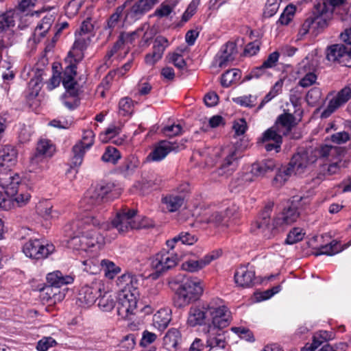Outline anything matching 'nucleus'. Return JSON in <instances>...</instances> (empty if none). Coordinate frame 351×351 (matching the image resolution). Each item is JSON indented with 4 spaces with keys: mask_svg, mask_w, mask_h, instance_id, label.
<instances>
[{
    "mask_svg": "<svg viewBox=\"0 0 351 351\" xmlns=\"http://www.w3.org/2000/svg\"><path fill=\"white\" fill-rule=\"evenodd\" d=\"M136 211L129 208H123L117 212L111 223L105 221L101 224L99 229L110 231L115 228L119 233H125L130 230L141 229L147 227L143 221L139 222L136 217Z\"/></svg>",
    "mask_w": 351,
    "mask_h": 351,
    "instance_id": "obj_4",
    "label": "nucleus"
},
{
    "mask_svg": "<svg viewBox=\"0 0 351 351\" xmlns=\"http://www.w3.org/2000/svg\"><path fill=\"white\" fill-rule=\"evenodd\" d=\"M154 5V1L153 0H139L127 11L125 18L135 21L150 10Z\"/></svg>",
    "mask_w": 351,
    "mask_h": 351,
    "instance_id": "obj_24",
    "label": "nucleus"
},
{
    "mask_svg": "<svg viewBox=\"0 0 351 351\" xmlns=\"http://www.w3.org/2000/svg\"><path fill=\"white\" fill-rule=\"evenodd\" d=\"M316 161L317 156L313 148H302L293 155L289 165L293 169L294 175L302 176Z\"/></svg>",
    "mask_w": 351,
    "mask_h": 351,
    "instance_id": "obj_7",
    "label": "nucleus"
},
{
    "mask_svg": "<svg viewBox=\"0 0 351 351\" xmlns=\"http://www.w3.org/2000/svg\"><path fill=\"white\" fill-rule=\"evenodd\" d=\"M115 299L117 298L110 293H105L103 295L99 293L97 299L98 306L103 311H110L115 306Z\"/></svg>",
    "mask_w": 351,
    "mask_h": 351,
    "instance_id": "obj_40",
    "label": "nucleus"
},
{
    "mask_svg": "<svg viewBox=\"0 0 351 351\" xmlns=\"http://www.w3.org/2000/svg\"><path fill=\"white\" fill-rule=\"evenodd\" d=\"M77 75V66L75 63H71L68 65L63 73L62 84L66 91L72 96H77L78 95V90L76 88L77 84L75 80V77Z\"/></svg>",
    "mask_w": 351,
    "mask_h": 351,
    "instance_id": "obj_20",
    "label": "nucleus"
},
{
    "mask_svg": "<svg viewBox=\"0 0 351 351\" xmlns=\"http://www.w3.org/2000/svg\"><path fill=\"white\" fill-rule=\"evenodd\" d=\"M276 167V161L273 159H265L252 165L251 169L256 178L263 177L271 172Z\"/></svg>",
    "mask_w": 351,
    "mask_h": 351,
    "instance_id": "obj_30",
    "label": "nucleus"
},
{
    "mask_svg": "<svg viewBox=\"0 0 351 351\" xmlns=\"http://www.w3.org/2000/svg\"><path fill=\"white\" fill-rule=\"evenodd\" d=\"M205 308L207 310L208 313L210 315L212 318L214 317H221L230 313L224 306L214 307L210 304H206V307Z\"/></svg>",
    "mask_w": 351,
    "mask_h": 351,
    "instance_id": "obj_56",
    "label": "nucleus"
},
{
    "mask_svg": "<svg viewBox=\"0 0 351 351\" xmlns=\"http://www.w3.org/2000/svg\"><path fill=\"white\" fill-rule=\"evenodd\" d=\"M295 118L293 114L290 113H284L278 117L274 126L280 133L286 136L289 133L292 128L295 126Z\"/></svg>",
    "mask_w": 351,
    "mask_h": 351,
    "instance_id": "obj_29",
    "label": "nucleus"
},
{
    "mask_svg": "<svg viewBox=\"0 0 351 351\" xmlns=\"http://www.w3.org/2000/svg\"><path fill=\"white\" fill-rule=\"evenodd\" d=\"M14 25V12L8 11L0 15V32Z\"/></svg>",
    "mask_w": 351,
    "mask_h": 351,
    "instance_id": "obj_50",
    "label": "nucleus"
},
{
    "mask_svg": "<svg viewBox=\"0 0 351 351\" xmlns=\"http://www.w3.org/2000/svg\"><path fill=\"white\" fill-rule=\"evenodd\" d=\"M121 158L120 152L117 149L114 147H107L105 152L104 153L101 160L104 162H110L112 164H116L117 161Z\"/></svg>",
    "mask_w": 351,
    "mask_h": 351,
    "instance_id": "obj_45",
    "label": "nucleus"
},
{
    "mask_svg": "<svg viewBox=\"0 0 351 351\" xmlns=\"http://www.w3.org/2000/svg\"><path fill=\"white\" fill-rule=\"evenodd\" d=\"M298 73L301 75L298 85L303 88L309 87L316 83L317 77L312 71L308 62H302L299 67Z\"/></svg>",
    "mask_w": 351,
    "mask_h": 351,
    "instance_id": "obj_26",
    "label": "nucleus"
},
{
    "mask_svg": "<svg viewBox=\"0 0 351 351\" xmlns=\"http://www.w3.org/2000/svg\"><path fill=\"white\" fill-rule=\"evenodd\" d=\"M342 250L341 245L336 241H332L329 244L323 245L319 249V252L316 255L326 254L332 256Z\"/></svg>",
    "mask_w": 351,
    "mask_h": 351,
    "instance_id": "obj_48",
    "label": "nucleus"
},
{
    "mask_svg": "<svg viewBox=\"0 0 351 351\" xmlns=\"http://www.w3.org/2000/svg\"><path fill=\"white\" fill-rule=\"evenodd\" d=\"M237 53V45L233 42H228L221 48V55L219 56V67H225L227 63L234 60L232 56Z\"/></svg>",
    "mask_w": 351,
    "mask_h": 351,
    "instance_id": "obj_35",
    "label": "nucleus"
},
{
    "mask_svg": "<svg viewBox=\"0 0 351 351\" xmlns=\"http://www.w3.org/2000/svg\"><path fill=\"white\" fill-rule=\"evenodd\" d=\"M206 307V305L203 306L202 308L197 306L191 307L189 312L187 324L193 327L203 324L208 314V311L205 308Z\"/></svg>",
    "mask_w": 351,
    "mask_h": 351,
    "instance_id": "obj_31",
    "label": "nucleus"
},
{
    "mask_svg": "<svg viewBox=\"0 0 351 351\" xmlns=\"http://www.w3.org/2000/svg\"><path fill=\"white\" fill-rule=\"evenodd\" d=\"M221 253L219 252H213L210 254L206 255L203 258L197 261L189 260L184 262L182 264V268L183 270L189 272L197 271L204 268L206 265H208L212 261L219 257Z\"/></svg>",
    "mask_w": 351,
    "mask_h": 351,
    "instance_id": "obj_22",
    "label": "nucleus"
},
{
    "mask_svg": "<svg viewBox=\"0 0 351 351\" xmlns=\"http://www.w3.org/2000/svg\"><path fill=\"white\" fill-rule=\"evenodd\" d=\"M20 182V177L10 169L0 170V187L7 196L16 195Z\"/></svg>",
    "mask_w": 351,
    "mask_h": 351,
    "instance_id": "obj_14",
    "label": "nucleus"
},
{
    "mask_svg": "<svg viewBox=\"0 0 351 351\" xmlns=\"http://www.w3.org/2000/svg\"><path fill=\"white\" fill-rule=\"evenodd\" d=\"M198 2L197 1H192L188 5L186 10L182 16L181 22H187L196 12Z\"/></svg>",
    "mask_w": 351,
    "mask_h": 351,
    "instance_id": "obj_61",
    "label": "nucleus"
},
{
    "mask_svg": "<svg viewBox=\"0 0 351 351\" xmlns=\"http://www.w3.org/2000/svg\"><path fill=\"white\" fill-rule=\"evenodd\" d=\"M322 97V91L319 88L314 87L309 90L306 95V102L313 106H315Z\"/></svg>",
    "mask_w": 351,
    "mask_h": 351,
    "instance_id": "obj_55",
    "label": "nucleus"
},
{
    "mask_svg": "<svg viewBox=\"0 0 351 351\" xmlns=\"http://www.w3.org/2000/svg\"><path fill=\"white\" fill-rule=\"evenodd\" d=\"M23 252L32 259L43 260L55 252V246L40 239H30L24 244Z\"/></svg>",
    "mask_w": 351,
    "mask_h": 351,
    "instance_id": "obj_9",
    "label": "nucleus"
},
{
    "mask_svg": "<svg viewBox=\"0 0 351 351\" xmlns=\"http://www.w3.org/2000/svg\"><path fill=\"white\" fill-rule=\"evenodd\" d=\"M182 128L180 124H173L162 128V132L168 137H173L182 134Z\"/></svg>",
    "mask_w": 351,
    "mask_h": 351,
    "instance_id": "obj_60",
    "label": "nucleus"
},
{
    "mask_svg": "<svg viewBox=\"0 0 351 351\" xmlns=\"http://www.w3.org/2000/svg\"><path fill=\"white\" fill-rule=\"evenodd\" d=\"M284 136L282 134L280 133L277 128L274 125L271 128L267 130L263 134L262 141H274L279 143H282V136Z\"/></svg>",
    "mask_w": 351,
    "mask_h": 351,
    "instance_id": "obj_46",
    "label": "nucleus"
},
{
    "mask_svg": "<svg viewBox=\"0 0 351 351\" xmlns=\"http://www.w3.org/2000/svg\"><path fill=\"white\" fill-rule=\"evenodd\" d=\"M93 138L94 134L92 130L84 131L82 138L73 147L72 164L75 167H79L82 163L86 152L94 143Z\"/></svg>",
    "mask_w": 351,
    "mask_h": 351,
    "instance_id": "obj_12",
    "label": "nucleus"
},
{
    "mask_svg": "<svg viewBox=\"0 0 351 351\" xmlns=\"http://www.w3.org/2000/svg\"><path fill=\"white\" fill-rule=\"evenodd\" d=\"M168 40L162 36H157L154 43L152 53L145 56V61L147 64L154 65L162 57L165 49L168 47Z\"/></svg>",
    "mask_w": 351,
    "mask_h": 351,
    "instance_id": "obj_19",
    "label": "nucleus"
},
{
    "mask_svg": "<svg viewBox=\"0 0 351 351\" xmlns=\"http://www.w3.org/2000/svg\"><path fill=\"white\" fill-rule=\"evenodd\" d=\"M280 53L278 51H274L270 53L267 58L263 62L262 67L266 69H271L276 65L279 59Z\"/></svg>",
    "mask_w": 351,
    "mask_h": 351,
    "instance_id": "obj_64",
    "label": "nucleus"
},
{
    "mask_svg": "<svg viewBox=\"0 0 351 351\" xmlns=\"http://www.w3.org/2000/svg\"><path fill=\"white\" fill-rule=\"evenodd\" d=\"M240 158L239 152L233 149L223 158L217 173L219 176L228 177L231 175L238 167V160Z\"/></svg>",
    "mask_w": 351,
    "mask_h": 351,
    "instance_id": "obj_18",
    "label": "nucleus"
},
{
    "mask_svg": "<svg viewBox=\"0 0 351 351\" xmlns=\"http://www.w3.org/2000/svg\"><path fill=\"white\" fill-rule=\"evenodd\" d=\"M304 233L299 228H293L287 234L285 239V244L292 245L302 240Z\"/></svg>",
    "mask_w": 351,
    "mask_h": 351,
    "instance_id": "obj_52",
    "label": "nucleus"
},
{
    "mask_svg": "<svg viewBox=\"0 0 351 351\" xmlns=\"http://www.w3.org/2000/svg\"><path fill=\"white\" fill-rule=\"evenodd\" d=\"M197 241V238L188 232H181L171 240L167 241L166 243L171 250L178 252L182 245H193Z\"/></svg>",
    "mask_w": 351,
    "mask_h": 351,
    "instance_id": "obj_28",
    "label": "nucleus"
},
{
    "mask_svg": "<svg viewBox=\"0 0 351 351\" xmlns=\"http://www.w3.org/2000/svg\"><path fill=\"white\" fill-rule=\"evenodd\" d=\"M114 187L111 183H99L89 188L80 202V207L84 210L100 212L106 207V195Z\"/></svg>",
    "mask_w": 351,
    "mask_h": 351,
    "instance_id": "obj_2",
    "label": "nucleus"
},
{
    "mask_svg": "<svg viewBox=\"0 0 351 351\" xmlns=\"http://www.w3.org/2000/svg\"><path fill=\"white\" fill-rule=\"evenodd\" d=\"M255 271L249 265L240 267L234 274L235 283L241 287H250L254 284Z\"/></svg>",
    "mask_w": 351,
    "mask_h": 351,
    "instance_id": "obj_21",
    "label": "nucleus"
},
{
    "mask_svg": "<svg viewBox=\"0 0 351 351\" xmlns=\"http://www.w3.org/2000/svg\"><path fill=\"white\" fill-rule=\"evenodd\" d=\"M294 174L293 171L288 164L286 167H282L279 169L274 178L273 182L278 186L283 185L290 178L291 175Z\"/></svg>",
    "mask_w": 351,
    "mask_h": 351,
    "instance_id": "obj_41",
    "label": "nucleus"
},
{
    "mask_svg": "<svg viewBox=\"0 0 351 351\" xmlns=\"http://www.w3.org/2000/svg\"><path fill=\"white\" fill-rule=\"evenodd\" d=\"M100 265L104 271L105 276L110 279H112L120 271V268L109 260H102Z\"/></svg>",
    "mask_w": 351,
    "mask_h": 351,
    "instance_id": "obj_44",
    "label": "nucleus"
},
{
    "mask_svg": "<svg viewBox=\"0 0 351 351\" xmlns=\"http://www.w3.org/2000/svg\"><path fill=\"white\" fill-rule=\"evenodd\" d=\"M180 340V332L176 328L169 329L163 338L164 344L167 347V349L176 348Z\"/></svg>",
    "mask_w": 351,
    "mask_h": 351,
    "instance_id": "obj_39",
    "label": "nucleus"
},
{
    "mask_svg": "<svg viewBox=\"0 0 351 351\" xmlns=\"http://www.w3.org/2000/svg\"><path fill=\"white\" fill-rule=\"evenodd\" d=\"M98 219L100 221L99 225L93 226L90 224V226H82L83 230L82 240L84 241V245L87 246L88 248L95 245H98L99 247L101 246L105 243V239L108 236L106 233L108 231L99 229V226H101V224L104 221H101L100 219Z\"/></svg>",
    "mask_w": 351,
    "mask_h": 351,
    "instance_id": "obj_11",
    "label": "nucleus"
},
{
    "mask_svg": "<svg viewBox=\"0 0 351 351\" xmlns=\"http://www.w3.org/2000/svg\"><path fill=\"white\" fill-rule=\"evenodd\" d=\"M351 99V84L341 89L328 102L326 108L322 112V118H328L338 108Z\"/></svg>",
    "mask_w": 351,
    "mask_h": 351,
    "instance_id": "obj_13",
    "label": "nucleus"
},
{
    "mask_svg": "<svg viewBox=\"0 0 351 351\" xmlns=\"http://www.w3.org/2000/svg\"><path fill=\"white\" fill-rule=\"evenodd\" d=\"M273 206L274 204L271 202L265 205L254 225L257 229L258 233L261 234L267 239L284 232L288 226L295 222L300 217L298 208L295 203V200H293L290 205L278 213L271 223Z\"/></svg>",
    "mask_w": 351,
    "mask_h": 351,
    "instance_id": "obj_1",
    "label": "nucleus"
},
{
    "mask_svg": "<svg viewBox=\"0 0 351 351\" xmlns=\"http://www.w3.org/2000/svg\"><path fill=\"white\" fill-rule=\"evenodd\" d=\"M146 27H147V28L149 27L148 23L143 24L140 27H138L136 30H135L132 32H129V33L122 32L119 35V39H121V41L123 42V45L125 43H132L133 41L134 40L135 36L138 35L139 34V32L145 30Z\"/></svg>",
    "mask_w": 351,
    "mask_h": 351,
    "instance_id": "obj_53",
    "label": "nucleus"
},
{
    "mask_svg": "<svg viewBox=\"0 0 351 351\" xmlns=\"http://www.w3.org/2000/svg\"><path fill=\"white\" fill-rule=\"evenodd\" d=\"M344 53V45L335 44L329 46L326 49V59L332 62L341 64Z\"/></svg>",
    "mask_w": 351,
    "mask_h": 351,
    "instance_id": "obj_36",
    "label": "nucleus"
},
{
    "mask_svg": "<svg viewBox=\"0 0 351 351\" xmlns=\"http://www.w3.org/2000/svg\"><path fill=\"white\" fill-rule=\"evenodd\" d=\"M232 330L237 334L241 339H243L247 341H254V336L252 332L245 328L243 327H233Z\"/></svg>",
    "mask_w": 351,
    "mask_h": 351,
    "instance_id": "obj_62",
    "label": "nucleus"
},
{
    "mask_svg": "<svg viewBox=\"0 0 351 351\" xmlns=\"http://www.w3.org/2000/svg\"><path fill=\"white\" fill-rule=\"evenodd\" d=\"M71 276H63L60 271L49 273L47 276V281L50 286H55L60 288L62 286L71 284L73 282Z\"/></svg>",
    "mask_w": 351,
    "mask_h": 351,
    "instance_id": "obj_32",
    "label": "nucleus"
},
{
    "mask_svg": "<svg viewBox=\"0 0 351 351\" xmlns=\"http://www.w3.org/2000/svg\"><path fill=\"white\" fill-rule=\"evenodd\" d=\"M139 164L140 162L136 156H129L125 159L119 169L123 175L128 176L134 172L135 169L139 166Z\"/></svg>",
    "mask_w": 351,
    "mask_h": 351,
    "instance_id": "obj_37",
    "label": "nucleus"
},
{
    "mask_svg": "<svg viewBox=\"0 0 351 351\" xmlns=\"http://www.w3.org/2000/svg\"><path fill=\"white\" fill-rule=\"evenodd\" d=\"M318 158L326 160L328 162L342 160L346 150L342 147L324 145L318 148L313 149Z\"/></svg>",
    "mask_w": 351,
    "mask_h": 351,
    "instance_id": "obj_16",
    "label": "nucleus"
},
{
    "mask_svg": "<svg viewBox=\"0 0 351 351\" xmlns=\"http://www.w3.org/2000/svg\"><path fill=\"white\" fill-rule=\"evenodd\" d=\"M59 289V287L50 285H46L40 288V291L41 292L43 299L47 302L53 300L54 303L57 301L62 300L65 296V293L64 291H60Z\"/></svg>",
    "mask_w": 351,
    "mask_h": 351,
    "instance_id": "obj_33",
    "label": "nucleus"
},
{
    "mask_svg": "<svg viewBox=\"0 0 351 351\" xmlns=\"http://www.w3.org/2000/svg\"><path fill=\"white\" fill-rule=\"evenodd\" d=\"M170 321V315L165 310L159 311L154 315L153 324L159 330H163L168 326Z\"/></svg>",
    "mask_w": 351,
    "mask_h": 351,
    "instance_id": "obj_38",
    "label": "nucleus"
},
{
    "mask_svg": "<svg viewBox=\"0 0 351 351\" xmlns=\"http://www.w3.org/2000/svg\"><path fill=\"white\" fill-rule=\"evenodd\" d=\"M241 71L237 69H232L226 71L221 76V84L223 87H228L232 84L239 80Z\"/></svg>",
    "mask_w": 351,
    "mask_h": 351,
    "instance_id": "obj_42",
    "label": "nucleus"
},
{
    "mask_svg": "<svg viewBox=\"0 0 351 351\" xmlns=\"http://www.w3.org/2000/svg\"><path fill=\"white\" fill-rule=\"evenodd\" d=\"M103 285L100 282H93L84 285L79 291L78 300L82 305L90 306L97 300Z\"/></svg>",
    "mask_w": 351,
    "mask_h": 351,
    "instance_id": "obj_15",
    "label": "nucleus"
},
{
    "mask_svg": "<svg viewBox=\"0 0 351 351\" xmlns=\"http://www.w3.org/2000/svg\"><path fill=\"white\" fill-rule=\"evenodd\" d=\"M296 11V6L293 4L288 5L281 14L278 20L282 25H288L292 20Z\"/></svg>",
    "mask_w": 351,
    "mask_h": 351,
    "instance_id": "obj_51",
    "label": "nucleus"
},
{
    "mask_svg": "<svg viewBox=\"0 0 351 351\" xmlns=\"http://www.w3.org/2000/svg\"><path fill=\"white\" fill-rule=\"evenodd\" d=\"M57 344L55 339L51 337H44L38 341L36 348L38 351H47L49 348Z\"/></svg>",
    "mask_w": 351,
    "mask_h": 351,
    "instance_id": "obj_58",
    "label": "nucleus"
},
{
    "mask_svg": "<svg viewBox=\"0 0 351 351\" xmlns=\"http://www.w3.org/2000/svg\"><path fill=\"white\" fill-rule=\"evenodd\" d=\"M162 203L169 212H176L182 206L184 197L178 194H167L162 198Z\"/></svg>",
    "mask_w": 351,
    "mask_h": 351,
    "instance_id": "obj_34",
    "label": "nucleus"
},
{
    "mask_svg": "<svg viewBox=\"0 0 351 351\" xmlns=\"http://www.w3.org/2000/svg\"><path fill=\"white\" fill-rule=\"evenodd\" d=\"M117 314L123 319H129L134 314L137 306L136 293L127 289H122L118 294Z\"/></svg>",
    "mask_w": 351,
    "mask_h": 351,
    "instance_id": "obj_10",
    "label": "nucleus"
},
{
    "mask_svg": "<svg viewBox=\"0 0 351 351\" xmlns=\"http://www.w3.org/2000/svg\"><path fill=\"white\" fill-rule=\"evenodd\" d=\"M169 62H172L175 66L179 69H183L186 67V63L182 56L177 53L169 54Z\"/></svg>",
    "mask_w": 351,
    "mask_h": 351,
    "instance_id": "obj_63",
    "label": "nucleus"
},
{
    "mask_svg": "<svg viewBox=\"0 0 351 351\" xmlns=\"http://www.w3.org/2000/svg\"><path fill=\"white\" fill-rule=\"evenodd\" d=\"M228 210L223 211H215L206 219V222L212 223L215 226L223 225L226 219L228 217Z\"/></svg>",
    "mask_w": 351,
    "mask_h": 351,
    "instance_id": "obj_47",
    "label": "nucleus"
},
{
    "mask_svg": "<svg viewBox=\"0 0 351 351\" xmlns=\"http://www.w3.org/2000/svg\"><path fill=\"white\" fill-rule=\"evenodd\" d=\"M202 293L200 280L191 276H184L176 292L179 306H186L197 301Z\"/></svg>",
    "mask_w": 351,
    "mask_h": 351,
    "instance_id": "obj_6",
    "label": "nucleus"
},
{
    "mask_svg": "<svg viewBox=\"0 0 351 351\" xmlns=\"http://www.w3.org/2000/svg\"><path fill=\"white\" fill-rule=\"evenodd\" d=\"M128 1L125 2L123 5L118 6L115 12L110 16L108 20V27L113 29L119 22L121 16L122 15Z\"/></svg>",
    "mask_w": 351,
    "mask_h": 351,
    "instance_id": "obj_54",
    "label": "nucleus"
},
{
    "mask_svg": "<svg viewBox=\"0 0 351 351\" xmlns=\"http://www.w3.org/2000/svg\"><path fill=\"white\" fill-rule=\"evenodd\" d=\"M18 152L16 149L10 145L4 146L0 149V170L9 169L16 161Z\"/></svg>",
    "mask_w": 351,
    "mask_h": 351,
    "instance_id": "obj_25",
    "label": "nucleus"
},
{
    "mask_svg": "<svg viewBox=\"0 0 351 351\" xmlns=\"http://www.w3.org/2000/svg\"><path fill=\"white\" fill-rule=\"evenodd\" d=\"M229 317L230 313L221 317H213L212 323L208 324V326H215V328L223 330V328L227 327L229 325Z\"/></svg>",
    "mask_w": 351,
    "mask_h": 351,
    "instance_id": "obj_57",
    "label": "nucleus"
},
{
    "mask_svg": "<svg viewBox=\"0 0 351 351\" xmlns=\"http://www.w3.org/2000/svg\"><path fill=\"white\" fill-rule=\"evenodd\" d=\"M97 226L100 224L98 218L92 215H86L80 219L72 221L64 227V232L66 233L69 240L68 243L70 247L75 250H82L86 251L88 247L84 245L82 239L83 230L82 226Z\"/></svg>",
    "mask_w": 351,
    "mask_h": 351,
    "instance_id": "obj_5",
    "label": "nucleus"
},
{
    "mask_svg": "<svg viewBox=\"0 0 351 351\" xmlns=\"http://www.w3.org/2000/svg\"><path fill=\"white\" fill-rule=\"evenodd\" d=\"M52 208L53 206L49 202H41L37 206V212L45 219H49L55 217L56 211Z\"/></svg>",
    "mask_w": 351,
    "mask_h": 351,
    "instance_id": "obj_49",
    "label": "nucleus"
},
{
    "mask_svg": "<svg viewBox=\"0 0 351 351\" xmlns=\"http://www.w3.org/2000/svg\"><path fill=\"white\" fill-rule=\"evenodd\" d=\"M182 255L177 251L162 250L152 259L151 267L158 274H162L173 268Z\"/></svg>",
    "mask_w": 351,
    "mask_h": 351,
    "instance_id": "obj_8",
    "label": "nucleus"
},
{
    "mask_svg": "<svg viewBox=\"0 0 351 351\" xmlns=\"http://www.w3.org/2000/svg\"><path fill=\"white\" fill-rule=\"evenodd\" d=\"M255 176L252 173V169L250 171H242L237 174L232 183L235 184V186H245L255 180Z\"/></svg>",
    "mask_w": 351,
    "mask_h": 351,
    "instance_id": "obj_43",
    "label": "nucleus"
},
{
    "mask_svg": "<svg viewBox=\"0 0 351 351\" xmlns=\"http://www.w3.org/2000/svg\"><path fill=\"white\" fill-rule=\"evenodd\" d=\"M178 145L175 142L160 141L154 147L147 158L152 161L158 162L164 159L171 152H177Z\"/></svg>",
    "mask_w": 351,
    "mask_h": 351,
    "instance_id": "obj_17",
    "label": "nucleus"
},
{
    "mask_svg": "<svg viewBox=\"0 0 351 351\" xmlns=\"http://www.w3.org/2000/svg\"><path fill=\"white\" fill-rule=\"evenodd\" d=\"M328 10L324 3L315 2L312 9L311 14L302 23L299 35L304 36L308 32L317 35L326 29L328 25V20L330 16Z\"/></svg>",
    "mask_w": 351,
    "mask_h": 351,
    "instance_id": "obj_3",
    "label": "nucleus"
},
{
    "mask_svg": "<svg viewBox=\"0 0 351 351\" xmlns=\"http://www.w3.org/2000/svg\"><path fill=\"white\" fill-rule=\"evenodd\" d=\"M206 334L207 335L206 343L208 346L210 348H225L226 341L223 330H219L215 326H207Z\"/></svg>",
    "mask_w": 351,
    "mask_h": 351,
    "instance_id": "obj_27",
    "label": "nucleus"
},
{
    "mask_svg": "<svg viewBox=\"0 0 351 351\" xmlns=\"http://www.w3.org/2000/svg\"><path fill=\"white\" fill-rule=\"evenodd\" d=\"M54 150V146L49 140H40L37 144L35 154L30 158L31 163L32 165H38L43 158L51 157Z\"/></svg>",
    "mask_w": 351,
    "mask_h": 351,
    "instance_id": "obj_23",
    "label": "nucleus"
},
{
    "mask_svg": "<svg viewBox=\"0 0 351 351\" xmlns=\"http://www.w3.org/2000/svg\"><path fill=\"white\" fill-rule=\"evenodd\" d=\"M329 334L326 330L319 331L314 334L313 337V342L311 343L313 347L316 349L323 343L329 339Z\"/></svg>",
    "mask_w": 351,
    "mask_h": 351,
    "instance_id": "obj_59",
    "label": "nucleus"
}]
</instances>
